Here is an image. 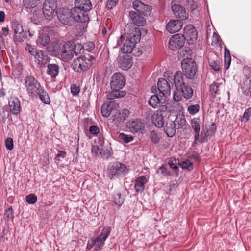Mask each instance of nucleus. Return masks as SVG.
<instances>
[{"mask_svg": "<svg viewBox=\"0 0 251 251\" xmlns=\"http://www.w3.org/2000/svg\"><path fill=\"white\" fill-rule=\"evenodd\" d=\"M26 50H28L29 52L32 54L33 55H34V53H36L37 52L36 50L32 48L31 46L27 45V46L25 48Z\"/></svg>", "mask_w": 251, "mask_h": 251, "instance_id": "nucleus-60", "label": "nucleus"}, {"mask_svg": "<svg viewBox=\"0 0 251 251\" xmlns=\"http://www.w3.org/2000/svg\"><path fill=\"white\" fill-rule=\"evenodd\" d=\"M111 231L110 227H106L103 228L100 235L95 238H91L88 240L86 250L90 251L93 248L95 251L102 250L105 240L109 236Z\"/></svg>", "mask_w": 251, "mask_h": 251, "instance_id": "nucleus-1", "label": "nucleus"}, {"mask_svg": "<svg viewBox=\"0 0 251 251\" xmlns=\"http://www.w3.org/2000/svg\"><path fill=\"white\" fill-rule=\"evenodd\" d=\"M207 131H205L203 130L201 131V135H200V139H201V143H203L207 140Z\"/></svg>", "mask_w": 251, "mask_h": 251, "instance_id": "nucleus-55", "label": "nucleus"}, {"mask_svg": "<svg viewBox=\"0 0 251 251\" xmlns=\"http://www.w3.org/2000/svg\"><path fill=\"white\" fill-rule=\"evenodd\" d=\"M181 66L187 78L192 79L194 77L196 73L197 67L194 59L191 58L184 59L181 62Z\"/></svg>", "mask_w": 251, "mask_h": 251, "instance_id": "nucleus-4", "label": "nucleus"}, {"mask_svg": "<svg viewBox=\"0 0 251 251\" xmlns=\"http://www.w3.org/2000/svg\"><path fill=\"white\" fill-rule=\"evenodd\" d=\"M183 23L178 20H170L167 25L166 29L171 33L179 31L182 28Z\"/></svg>", "mask_w": 251, "mask_h": 251, "instance_id": "nucleus-18", "label": "nucleus"}, {"mask_svg": "<svg viewBox=\"0 0 251 251\" xmlns=\"http://www.w3.org/2000/svg\"><path fill=\"white\" fill-rule=\"evenodd\" d=\"M180 166L183 169H186L188 170H191L193 168V163L189 160L182 162L180 164Z\"/></svg>", "mask_w": 251, "mask_h": 251, "instance_id": "nucleus-44", "label": "nucleus"}, {"mask_svg": "<svg viewBox=\"0 0 251 251\" xmlns=\"http://www.w3.org/2000/svg\"><path fill=\"white\" fill-rule=\"evenodd\" d=\"M171 8L174 15L178 19L184 20L188 18V14L185 7L181 4V0H173Z\"/></svg>", "mask_w": 251, "mask_h": 251, "instance_id": "nucleus-7", "label": "nucleus"}, {"mask_svg": "<svg viewBox=\"0 0 251 251\" xmlns=\"http://www.w3.org/2000/svg\"><path fill=\"white\" fill-rule=\"evenodd\" d=\"M59 47L61 58L65 62L70 60L75 53L76 55H77L78 52L76 50V49L77 48L78 50L79 49L80 50L82 49L81 45H75L73 42L71 41L67 42L63 45H59Z\"/></svg>", "mask_w": 251, "mask_h": 251, "instance_id": "nucleus-2", "label": "nucleus"}, {"mask_svg": "<svg viewBox=\"0 0 251 251\" xmlns=\"http://www.w3.org/2000/svg\"><path fill=\"white\" fill-rule=\"evenodd\" d=\"M115 203L118 206L122 204L124 201V198L122 196L120 192L115 193L113 196Z\"/></svg>", "mask_w": 251, "mask_h": 251, "instance_id": "nucleus-41", "label": "nucleus"}, {"mask_svg": "<svg viewBox=\"0 0 251 251\" xmlns=\"http://www.w3.org/2000/svg\"><path fill=\"white\" fill-rule=\"evenodd\" d=\"M231 63V57H225V67L228 69Z\"/></svg>", "mask_w": 251, "mask_h": 251, "instance_id": "nucleus-61", "label": "nucleus"}, {"mask_svg": "<svg viewBox=\"0 0 251 251\" xmlns=\"http://www.w3.org/2000/svg\"><path fill=\"white\" fill-rule=\"evenodd\" d=\"M43 13L45 17L47 20H50L53 14V9L49 6L45 5L43 8Z\"/></svg>", "mask_w": 251, "mask_h": 251, "instance_id": "nucleus-37", "label": "nucleus"}, {"mask_svg": "<svg viewBox=\"0 0 251 251\" xmlns=\"http://www.w3.org/2000/svg\"><path fill=\"white\" fill-rule=\"evenodd\" d=\"M184 40V37L182 35L179 34L174 35L169 40V48L173 50L179 49L183 46Z\"/></svg>", "mask_w": 251, "mask_h": 251, "instance_id": "nucleus-11", "label": "nucleus"}, {"mask_svg": "<svg viewBox=\"0 0 251 251\" xmlns=\"http://www.w3.org/2000/svg\"><path fill=\"white\" fill-rule=\"evenodd\" d=\"M66 156V152L64 151H59L57 154V157H61L64 158Z\"/></svg>", "mask_w": 251, "mask_h": 251, "instance_id": "nucleus-64", "label": "nucleus"}, {"mask_svg": "<svg viewBox=\"0 0 251 251\" xmlns=\"http://www.w3.org/2000/svg\"><path fill=\"white\" fill-rule=\"evenodd\" d=\"M251 116V107L246 109L244 113L243 117L248 120Z\"/></svg>", "mask_w": 251, "mask_h": 251, "instance_id": "nucleus-59", "label": "nucleus"}, {"mask_svg": "<svg viewBox=\"0 0 251 251\" xmlns=\"http://www.w3.org/2000/svg\"><path fill=\"white\" fill-rule=\"evenodd\" d=\"M70 14L73 20L77 22L85 23L89 20L88 14L75 6L71 9Z\"/></svg>", "mask_w": 251, "mask_h": 251, "instance_id": "nucleus-9", "label": "nucleus"}, {"mask_svg": "<svg viewBox=\"0 0 251 251\" xmlns=\"http://www.w3.org/2000/svg\"><path fill=\"white\" fill-rule=\"evenodd\" d=\"M37 42L43 46H46L50 42V38L47 34L39 33Z\"/></svg>", "mask_w": 251, "mask_h": 251, "instance_id": "nucleus-33", "label": "nucleus"}, {"mask_svg": "<svg viewBox=\"0 0 251 251\" xmlns=\"http://www.w3.org/2000/svg\"><path fill=\"white\" fill-rule=\"evenodd\" d=\"M184 39L186 40L191 43L195 41L197 39V32L195 28L191 25H187L184 29Z\"/></svg>", "mask_w": 251, "mask_h": 251, "instance_id": "nucleus-14", "label": "nucleus"}, {"mask_svg": "<svg viewBox=\"0 0 251 251\" xmlns=\"http://www.w3.org/2000/svg\"><path fill=\"white\" fill-rule=\"evenodd\" d=\"M126 79L120 73H114L111 78L110 86L112 90H119L125 85Z\"/></svg>", "mask_w": 251, "mask_h": 251, "instance_id": "nucleus-8", "label": "nucleus"}, {"mask_svg": "<svg viewBox=\"0 0 251 251\" xmlns=\"http://www.w3.org/2000/svg\"><path fill=\"white\" fill-rule=\"evenodd\" d=\"M127 126L132 132L136 133L144 128L145 124L140 120L136 119L129 121L127 123Z\"/></svg>", "mask_w": 251, "mask_h": 251, "instance_id": "nucleus-20", "label": "nucleus"}, {"mask_svg": "<svg viewBox=\"0 0 251 251\" xmlns=\"http://www.w3.org/2000/svg\"><path fill=\"white\" fill-rule=\"evenodd\" d=\"M220 84L218 83L214 82L210 86V92L211 94L215 95L219 90V87Z\"/></svg>", "mask_w": 251, "mask_h": 251, "instance_id": "nucleus-49", "label": "nucleus"}, {"mask_svg": "<svg viewBox=\"0 0 251 251\" xmlns=\"http://www.w3.org/2000/svg\"><path fill=\"white\" fill-rule=\"evenodd\" d=\"M26 202L29 204H34L37 201V198L34 194H29L26 197Z\"/></svg>", "mask_w": 251, "mask_h": 251, "instance_id": "nucleus-46", "label": "nucleus"}, {"mask_svg": "<svg viewBox=\"0 0 251 251\" xmlns=\"http://www.w3.org/2000/svg\"><path fill=\"white\" fill-rule=\"evenodd\" d=\"M12 28L15 34V39L20 42L23 41L25 36L22 26L18 22H15L13 23Z\"/></svg>", "mask_w": 251, "mask_h": 251, "instance_id": "nucleus-23", "label": "nucleus"}, {"mask_svg": "<svg viewBox=\"0 0 251 251\" xmlns=\"http://www.w3.org/2000/svg\"><path fill=\"white\" fill-rule=\"evenodd\" d=\"M119 0H108L107 2V7L108 9H111L115 7Z\"/></svg>", "mask_w": 251, "mask_h": 251, "instance_id": "nucleus-54", "label": "nucleus"}, {"mask_svg": "<svg viewBox=\"0 0 251 251\" xmlns=\"http://www.w3.org/2000/svg\"><path fill=\"white\" fill-rule=\"evenodd\" d=\"M158 89L162 96L167 97L171 93V88L168 82L164 78H159L158 81Z\"/></svg>", "mask_w": 251, "mask_h": 251, "instance_id": "nucleus-16", "label": "nucleus"}, {"mask_svg": "<svg viewBox=\"0 0 251 251\" xmlns=\"http://www.w3.org/2000/svg\"><path fill=\"white\" fill-rule=\"evenodd\" d=\"M178 91H180L183 96L186 99L191 98L193 94V91L192 88L186 84L179 88Z\"/></svg>", "mask_w": 251, "mask_h": 251, "instance_id": "nucleus-32", "label": "nucleus"}, {"mask_svg": "<svg viewBox=\"0 0 251 251\" xmlns=\"http://www.w3.org/2000/svg\"><path fill=\"white\" fill-rule=\"evenodd\" d=\"M119 138L125 143H129L133 140V137L132 136L125 134L123 133H120L119 135Z\"/></svg>", "mask_w": 251, "mask_h": 251, "instance_id": "nucleus-43", "label": "nucleus"}, {"mask_svg": "<svg viewBox=\"0 0 251 251\" xmlns=\"http://www.w3.org/2000/svg\"><path fill=\"white\" fill-rule=\"evenodd\" d=\"M157 173H160L164 176H170L171 173L167 170L166 167L164 166L160 167L159 169L157 171Z\"/></svg>", "mask_w": 251, "mask_h": 251, "instance_id": "nucleus-51", "label": "nucleus"}, {"mask_svg": "<svg viewBox=\"0 0 251 251\" xmlns=\"http://www.w3.org/2000/svg\"><path fill=\"white\" fill-rule=\"evenodd\" d=\"M39 0H23V5L26 8H33L36 7L38 4Z\"/></svg>", "mask_w": 251, "mask_h": 251, "instance_id": "nucleus-39", "label": "nucleus"}, {"mask_svg": "<svg viewBox=\"0 0 251 251\" xmlns=\"http://www.w3.org/2000/svg\"><path fill=\"white\" fill-rule=\"evenodd\" d=\"M57 18L59 21L63 25H71L73 23V20L71 17L70 11L65 8L57 9L56 11Z\"/></svg>", "mask_w": 251, "mask_h": 251, "instance_id": "nucleus-10", "label": "nucleus"}, {"mask_svg": "<svg viewBox=\"0 0 251 251\" xmlns=\"http://www.w3.org/2000/svg\"><path fill=\"white\" fill-rule=\"evenodd\" d=\"M129 16L132 23L137 26H143L146 23L145 18L134 11H130Z\"/></svg>", "mask_w": 251, "mask_h": 251, "instance_id": "nucleus-19", "label": "nucleus"}, {"mask_svg": "<svg viewBox=\"0 0 251 251\" xmlns=\"http://www.w3.org/2000/svg\"><path fill=\"white\" fill-rule=\"evenodd\" d=\"M75 6L87 13L92 9V5L90 0H75Z\"/></svg>", "mask_w": 251, "mask_h": 251, "instance_id": "nucleus-22", "label": "nucleus"}, {"mask_svg": "<svg viewBox=\"0 0 251 251\" xmlns=\"http://www.w3.org/2000/svg\"><path fill=\"white\" fill-rule=\"evenodd\" d=\"M147 180L144 176L137 177L135 180L134 188L137 192H141L144 189V185L147 183Z\"/></svg>", "mask_w": 251, "mask_h": 251, "instance_id": "nucleus-29", "label": "nucleus"}, {"mask_svg": "<svg viewBox=\"0 0 251 251\" xmlns=\"http://www.w3.org/2000/svg\"><path fill=\"white\" fill-rule=\"evenodd\" d=\"M201 121L198 118H194L191 120V125L195 134H200Z\"/></svg>", "mask_w": 251, "mask_h": 251, "instance_id": "nucleus-34", "label": "nucleus"}, {"mask_svg": "<svg viewBox=\"0 0 251 251\" xmlns=\"http://www.w3.org/2000/svg\"><path fill=\"white\" fill-rule=\"evenodd\" d=\"M4 218L8 220L12 219L13 218V211L11 207L7 209L4 214Z\"/></svg>", "mask_w": 251, "mask_h": 251, "instance_id": "nucleus-48", "label": "nucleus"}, {"mask_svg": "<svg viewBox=\"0 0 251 251\" xmlns=\"http://www.w3.org/2000/svg\"><path fill=\"white\" fill-rule=\"evenodd\" d=\"M176 128H177V126L174 121H170L167 122L164 131L168 137H172L175 135Z\"/></svg>", "mask_w": 251, "mask_h": 251, "instance_id": "nucleus-27", "label": "nucleus"}, {"mask_svg": "<svg viewBox=\"0 0 251 251\" xmlns=\"http://www.w3.org/2000/svg\"><path fill=\"white\" fill-rule=\"evenodd\" d=\"M25 85L28 95L31 97L36 96L41 88L39 82L32 76H27L25 78Z\"/></svg>", "mask_w": 251, "mask_h": 251, "instance_id": "nucleus-6", "label": "nucleus"}, {"mask_svg": "<svg viewBox=\"0 0 251 251\" xmlns=\"http://www.w3.org/2000/svg\"><path fill=\"white\" fill-rule=\"evenodd\" d=\"M89 131L91 134L96 135L99 133V129L97 126L93 125L90 126Z\"/></svg>", "mask_w": 251, "mask_h": 251, "instance_id": "nucleus-56", "label": "nucleus"}, {"mask_svg": "<svg viewBox=\"0 0 251 251\" xmlns=\"http://www.w3.org/2000/svg\"><path fill=\"white\" fill-rule=\"evenodd\" d=\"M35 61L38 64L44 65L48 62V58L46 55L44 54V52L42 50H39L36 52L34 55Z\"/></svg>", "mask_w": 251, "mask_h": 251, "instance_id": "nucleus-30", "label": "nucleus"}, {"mask_svg": "<svg viewBox=\"0 0 251 251\" xmlns=\"http://www.w3.org/2000/svg\"><path fill=\"white\" fill-rule=\"evenodd\" d=\"M10 111L14 114H18L20 109V103L16 98H11L9 100Z\"/></svg>", "mask_w": 251, "mask_h": 251, "instance_id": "nucleus-26", "label": "nucleus"}, {"mask_svg": "<svg viewBox=\"0 0 251 251\" xmlns=\"http://www.w3.org/2000/svg\"><path fill=\"white\" fill-rule=\"evenodd\" d=\"M37 94L39 95V98L43 102L46 104H49L50 102V99L48 93L44 91L42 88Z\"/></svg>", "mask_w": 251, "mask_h": 251, "instance_id": "nucleus-35", "label": "nucleus"}, {"mask_svg": "<svg viewBox=\"0 0 251 251\" xmlns=\"http://www.w3.org/2000/svg\"><path fill=\"white\" fill-rule=\"evenodd\" d=\"M163 117V115H161L160 111H157L152 116L153 123L158 128L163 126L164 124Z\"/></svg>", "mask_w": 251, "mask_h": 251, "instance_id": "nucleus-28", "label": "nucleus"}, {"mask_svg": "<svg viewBox=\"0 0 251 251\" xmlns=\"http://www.w3.org/2000/svg\"><path fill=\"white\" fill-rule=\"evenodd\" d=\"M174 122L178 129L183 128L186 125V120L182 116L177 117Z\"/></svg>", "mask_w": 251, "mask_h": 251, "instance_id": "nucleus-38", "label": "nucleus"}, {"mask_svg": "<svg viewBox=\"0 0 251 251\" xmlns=\"http://www.w3.org/2000/svg\"><path fill=\"white\" fill-rule=\"evenodd\" d=\"M92 62L85 56H80L74 60L72 64L73 69L76 72L81 73L89 69Z\"/></svg>", "mask_w": 251, "mask_h": 251, "instance_id": "nucleus-5", "label": "nucleus"}, {"mask_svg": "<svg viewBox=\"0 0 251 251\" xmlns=\"http://www.w3.org/2000/svg\"><path fill=\"white\" fill-rule=\"evenodd\" d=\"M166 110L167 106L164 105L160 106L159 109H158L157 111H160L161 115H163V116H164V114L166 113Z\"/></svg>", "mask_w": 251, "mask_h": 251, "instance_id": "nucleus-63", "label": "nucleus"}, {"mask_svg": "<svg viewBox=\"0 0 251 251\" xmlns=\"http://www.w3.org/2000/svg\"><path fill=\"white\" fill-rule=\"evenodd\" d=\"M181 95L178 91L175 92L174 93L173 99L175 101L178 102L180 101L181 100Z\"/></svg>", "mask_w": 251, "mask_h": 251, "instance_id": "nucleus-57", "label": "nucleus"}, {"mask_svg": "<svg viewBox=\"0 0 251 251\" xmlns=\"http://www.w3.org/2000/svg\"><path fill=\"white\" fill-rule=\"evenodd\" d=\"M47 74L51 77L55 78L59 73V67L56 64H49L47 66Z\"/></svg>", "mask_w": 251, "mask_h": 251, "instance_id": "nucleus-31", "label": "nucleus"}, {"mask_svg": "<svg viewBox=\"0 0 251 251\" xmlns=\"http://www.w3.org/2000/svg\"><path fill=\"white\" fill-rule=\"evenodd\" d=\"M220 42V36L214 32L212 36V45H218Z\"/></svg>", "mask_w": 251, "mask_h": 251, "instance_id": "nucleus-53", "label": "nucleus"}, {"mask_svg": "<svg viewBox=\"0 0 251 251\" xmlns=\"http://www.w3.org/2000/svg\"><path fill=\"white\" fill-rule=\"evenodd\" d=\"M132 64V58L128 55L121 57L118 60V65L119 67L124 70L129 69L131 67Z\"/></svg>", "mask_w": 251, "mask_h": 251, "instance_id": "nucleus-21", "label": "nucleus"}, {"mask_svg": "<svg viewBox=\"0 0 251 251\" xmlns=\"http://www.w3.org/2000/svg\"><path fill=\"white\" fill-rule=\"evenodd\" d=\"M174 83L177 91H179V89L183 87V85H186L181 72L176 71L175 73L174 76Z\"/></svg>", "mask_w": 251, "mask_h": 251, "instance_id": "nucleus-24", "label": "nucleus"}, {"mask_svg": "<svg viewBox=\"0 0 251 251\" xmlns=\"http://www.w3.org/2000/svg\"><path fill=\"white\" fill-rule=\"evenodd\" d=\"M159 102L160 100L158 98V97L157 95H154L150 97L148 103L149 105L152 107L156 108L159 103Z\"/></svg>", "mask_w": 251, "mask_h": 251, "instance_id": "nucleus-40", "label": "nucleus"}, {"mask_svg": "<svg viewBox=\"0 0 251 251\" xmlns=\"http://www.w3.org/2000/svg\"><path fill=\"white\" fill-rule=\"evenodd\" d=\"M126 93L124 91L119 90H113L112 92L109 93L107 95V98L108 100L114 99L115 98H120L125 96Z\"/></svg>", "mask_w": 251, "mask_h": 251, "instance_id": "nucleus-36", "label": "nucleus"}, {"mask_svg": "<svg viewBox=\"0 0 251 251\" xmlns=\"http://www.w3.org/2000/svg\"><path fill=\"white\" fill-rule=\"evenodd\" d=\"M200 109V106L198 104L191 105L187 108V110L190 114L194 115L197 113Z\"/></svg>", "mask_w": 251, "mask_h": 251, "instance_id": "nucleus-42", "label": "nucleus"}, {"mask_svg": "<svg viewBox=\"0 0 251 251\" xmlns=\"http://www.w3.org/2000/svg\"><path fill=\"white\" fill-rule=\"evenodd\" d=\"M101 148L97 147V146H93L92 148V153L96 156L99 155V152L100 151Z\"/></svg>", "mask_w": 251, "mask_h": 251, "instance_id": "nucleus-58", "label": "nucleus"}, {"mask_svg": "<svg viewBox=\"0 0 251 251\" xmlns=\"http://www.w3.org/2000/svg\"><path fill=\"white\" fill-rule=\"evenodd\" d=\"M209 65L211 68L215 71H218L220 70V62L218 61L210 60L209 61Z\"/></svg>", "mask_w": 251, "mask_h": 251, "instance_id": "nucleus-45", "label": "nucleus"}, {"mask_svg": "<svg viewBox=\"0 0 251 251\" xmlns=\"http://www.w3.org/2000/svg\"><path fill=\"white\" fill-rule=\"evenodd\" d=\"M118 104L114 101H111L107 103H104L101 106V114L103 116L108 117L111 114L115 112L118 107Z\"/></svg>", "mask_w": 251, "mask_h": 251, "instance_id": "nucleus-15", "label": "nucleus"}, {"mask_svg": "<svg viewBox=\"0 0 251 251\" xmlns=\"http://www.w3.org/2000/svg\"><path fill=\"white\" fill-rule=\"evenodd\" d=\"M71 92L73 96H76L80 92V88L76 84H73L71 87Z\"/></svg>", "mask_w": 251, "mask_h": 251, "instance_id": "nucleus-50", "label": "nucleus"}, {"mask_svg": "<svg viewBox=\"0 0 251 251\" xmlns=\"http://www.w3.org/2000/svg\"><path fill=\"white\" fill-rule=\"evenodd\" d=\"M198 142H201V139H200V134H195L194 141L192 145L193 146H195L197 144Z\"/></svg>", "mask_w": 251, "mask_h": 251, "instance_id": "nucleus-62", "label": "nucleus"}, {"mask_svg": "<svg viewBox=\"0 0 251 251\" xmlns=\"http://www.w3.org/2000/svg\"><path fill=\"white\" fill-rule=\"evenodd\" d=\"M242 93L247 96L251 94V71L246 75L245 79L241 85Z\"/></svg>", "mask_w": 251, "mask_h": 251, "instance_id": "nucleus-17", "label": "nucleus"}, {"mask_svg": "<svg viewBox=\"0 0 251 251\" xmlns=\"http://www.w3.org/2000/svg\"><path fill=\"white\" fill-rule=\"evenodd\" d=\"M132 7L141 15L146 16L150 15L151 10V6L144 4L139 0H135L132 2Z\"/></svg>", "mask_w": 251, "mask_h": 251, "instance_id": "nucleus-12", "label": "nucleus"}, {"mask_svg": "<svg viewBox=\"0 0 251 251\" xmlns=\"http://www.w3.org/2000/svg\"><path fill=\"white\" fill-rule=\"evenodd\" d=\"M126 168V165L124 164L119 162L115 163L110 167L109 174L113 176L116 174H120L125 172Z\"/></svg>", "mask_w": 251, "mask_h": 251, "instance_id": "nucleus-25", "label": "nucleus"}, {"mask_svg": "<svg viewBox=\"0 0 251 251\" xmlns=\"http://www.w3.org/2000/svg\"><path fill=\"white\" fill-rule=\"evenodd\" d=\"M129 111L127 109H123L121 111L113 112L111 119L116 124H120L124 122L129 115Z\"/></svg>", "mask_w": 251, "mask_h": 251, "instance_id": "nucleus-13", "label": "nucleus"}, {"mask_svg": "<svg viewBox=\"0 0 251 251\" xmlns=\"http://www.w3.org/2000/svg\"><path fill=\"white\" fill-rule=\"evenodd\" d=\"M5 146L9 150H12L13 149V141L11 138H8L5 141Z\"/></svg>", "mask_w": 251, "mask_h": 251, "instance_id": "nucleus-52", "label": "nucleus"}, {"mask_svg": "<svg viewBox=\"0 0 251 251\" xmlns=\"http://www.w3.org/2000/svg\"><path fill=\"white\" fill-rule=\"evenodd\" d=\"M135 34L130 35L125 42L123 47L121 48V51L124 53H130L133 50L135 46L138 43L141 38L139 31H135Z\"/></svg>", "mask_w": 251, "mask_h": 251, "instance_id": "nucleus-3", "label": "nucleus"}, {"mask_svg": "<svg viewBox=\"0 0 251 251\" xmlns=\"http://www.w3.org/2000/svg\"><path fill=\"white\" fill-rule=\"evenodd\" d=\"M150 138L151 140L155 144H157L159 143L160 140V138L159 137L157 133L154 131H152L151 132L150 135Z\"/></svg>", "mask_w": 251, "mask_h": 251, "instance_id": "nucleus-47", "label": "nucleus"}]
</instances>
